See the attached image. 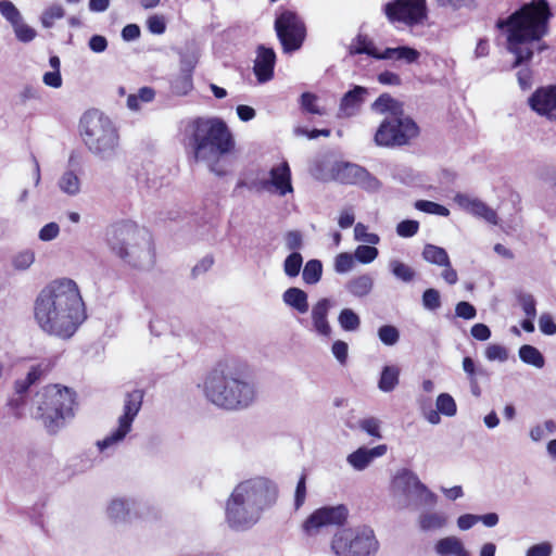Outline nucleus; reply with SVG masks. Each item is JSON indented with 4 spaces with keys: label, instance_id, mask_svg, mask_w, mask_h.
<instances>
[{
    "label": "nucleus",
    "instance_id": "f03ea898",
    "mask_svg": "<svg viewBox=\"0 0 556 556\" xmlns=\"http://www.w3.org/2000/svg\"><path fill=\"white\" fill-rule=\"evenodd\" d=\"M553 12L547 0L523 3L506 20H498L497 27L507 29L508 51L516 59L513 67L520 66L533 56V42H540L549 31Z\"/></svg>",
    "mask_w": 556,
    "mask_h": 556
},
{
    "label": "nucleus",
    "instance_id": "7ed1b4c3",
    "mask_svg": "<svg viewBox=\"0 0 556 556\" xmlns=\"http://www.w3.org/2000/svg\"><path fill=\"white\" fill-rule=\"evenodd\" d=\"M186 139L195 162L204 163L218 177L228 174L235 139L222 118H194L186 128Z\"/></svg>",
    "mask_w": 556,
    "mask_h": 556
},
{
    "label": "nucleus",
    "instance_id": "680f3d73",
    "mask_svg": "<svg viewBox=\"0 0 556 556\" xmlns=\"http://www.w3.org/2000/svg\"><path fill=\"white\" fill-rule=\"evenodd\" d=\"M316 100V96L311 92H303L301 94V105L303 110L312 114L324 115L325 112L317 106Z\"/></svg>",
    "mask_w": 556,
    "mask_h": 556
},
{
    "label": "nucleus",
    "instance_id": "dca6fc26",
    "mask_svg": "<svg viewBox=\"0 0 556 556\" xmlns=\"http://www.w3.org/2000/svg\"><path fill=\"white\" fill-rule=\"evenodd\" d=\"M349 516L346 506H324L312 513L303 523L307 535H315L320 528L327 526H342Z\"/></svg>",
    "mask_w": 556,
    "mask_h": 556
},
{
    "label": "nucleus",
    "instance_id": "338daca9",
    "mask_svg": "<svg viewBox=\"0 0 556 556\" xmlns=\"http://www.w3.org/2000/svg\"><path fill=\"white\" fill-rule=\"evenodd\" d=\"M359 428L374 438H381L380 425L376 418H365L359 420Z\"/></svg>",
    "mask_w": 556,
    "mask_h": 556
},
{
    "label": "nucleus",
    "instance_id": "a211bd4d",
    "mask_svg": "<svg viewBox=\"0 0 556 556\" xmlns=\"http://www.w3.org/2000/svg\"><path fill=\"white\" fill-rule=\"evenodd\" d=\"M139 506L140 503L135 497H114L106 507V514L113 522L126 523L138 517Z\"/></svg>",
    "mask_w": 556,
    "mask_h": 556
},
{
    "label": "nucleus",
    "instance_id": "c756f323",
    "mask_svg": "<svg viewBox=\"0 0 556 556\" xmlns=\"http://www.w3.org/2000/svg\"><path fill=\"white\" fill-rule=\"evenodd\" d=\"M362 166L353 163H341L336 168V179L346 185H357L363 173Z\"/></svg>",
    "mask_w": 556,
    "mask_h": 556
},
{
    "label": "nucleus",
    "instance_id": "a878e982",
    "mask_svg": "<svg viewBox=\"0 0 556 556\" xmlns=\"http://www.w3.org/2000/svg\"><path fill=\"white\" fill-rule=\"evenodd\" d=\"M344 288L354 298H366L374 289V278L370 274L354 276L346 281Z\"/></svg>",
    "mask_w": 556,
    "mask_h": 556
},
{
    "label": "nucleus",
    "instance_id": "de8ad7c7",
    "mask_svg": "<svg viewBox=\"0 0 556 556\" xmlns=\"http://www.w3.org/2000/svg\"><path fill=\"white\" fill-rule=\"evenodd\" d=\"M378 338L384 345L393 346L400 340V331L393 325H383L378 329Z\"/></svg>",
    "mask_w": 556,
    "mask_h": 556
},
{
    "label": "nucleus",
    "instance_id": "58836bf2",
    "mask_svg": "<svg viewBox=\"0 0 556 556\" xmlns=\"http://www.w3.org/2000/svg\"><path fill=\"white\" fill-rule=\"evenodd\" d=\"M192 75L190 68L180 70V74L172 81V91L178 96H185L192 89Z\"/></svg>",
    "mask_w": 556,
    "mask_h": 556
},
{
    "label": "nucleus",
    "instance_id": "cd10ccee",
    "mask_svg": "<svg viewBox=\"0 0 556 556\" xmlns=\"http://www.w3.org/2000/svg\"><path fill=\"white\" fill-rule=\"evenodd\" d=\"M447 516L442 511H424L418 517V526L421 531H434L446 527Z\"/></svg>",
    "mask_w": 556,
    "mask_h": 556
},
{
    "label": "nucleus",
    "instance_id": "39448f33",
    "mask_svg": "<svg viewBox=\"0 0 556 556\" xmlns=\"http://www.w3.org/2000/svg\"><path fill=\"white\" fill-rule=\"evenodd\" d=\"M203 392L212 404L226 409L245 408L256 395L252 382L242 379L222 363L205 377Z\"/></svg>",
    "mask_w": 556,
    "mask_h": 556
},
{
    "label": "nucleus",
    "instance_id": "b1692460",
    "mask_svg": "<svg viewBox=\"0 0 556 556\" xmlns=\"http://www.w3.org/2000/svg\"><path fill=\"white\" fill-rule=\"evenodd\" d=\"M368 89L363 86H354L346 91L340 101L339 116L351 117L354 116L365 100Z\"/></svg>",
    "mask_w": 556,
    "mask_h": 556
},
{
    "label": "nucleus",
    "instance_id": "2f4dec72",
    "mask_svg": "<svg viewBox=\"0 0 556 556\" xmlns=\"http://www.w3.org/2000/svg\"><path fill=\"white\" fill-rule=\"evenodd\" d=\"M421 256L426 262L440 267L448 265L450 261V256L444 248L431 243H427L424 247Z\"/></svg>",
    "mask_w": 556,
    "mask_h": 556
},
{
    "label": "nucleus",
    "instance_id": "3c124183",
    "mask_svg": "<svg viewBox=\"0 0 556 556\" xmlns=\"http://www.w3.org/2000/svg\"><path fill=\"white\" fill-rule=\"evenodd\" d=\"M422 305L428 311H437L441 307L440 292L434 288L426 289L421 296Z\"/></svg>",
    "mask_w": 556,
    "mask_h": 556
},
{
    "label": "nucleus",
    "instance_id": "49530a36",
    "mask_svg": "<svg viewBox=\"0 0 556 556\" xmlns=\"http://www.w3.org/2000/svg\"><path fill=\"white\" fill-rule=\"evenodd\" d=\"M0 14L12 25V27L23 20L18 9L10 0L0 1Z\"/></svg>",
    "mask_w": 556,
    "mask_h": 556
},
{
    "label": "nucleus",
    "instance_id": "4c0bfd02",
    "mask_svg": "<svg viewBox=\"0 0 556 556\" xmlns=\"http://www.w3.org/2000/svg\"><path fill=\"white\" fill-rule=\"evenodd\" d=\"M323 275V263L313 258L306 262L302 271V279L306 285H316Z\"/></svg>",
    "mask_w": 556,
    "mask_h": 556
},
{
    "label": "nucleus",
    "instance_id": "4be33fe9",
    "mask_svg": "<svg viewBox=\"0 0 556 556\" xmlns=\"http://www.w3.org/2000/svg\"><path fill=\"white\" fill-rule=\"evenodd\" d=\"M79 162L76 153L73 151L70 154L67 168L61 175L58 181L60 190L71 197L77 195L80 192L81 181L77 173Z\"/></svg>",
    "mask_w": 556,
    "mask_h": 556
},
{
    "label": "nucleus",
    "instance_id": "412c9836",
    "mask_svg": "<svg viewBox=\"0 0 556 556\" xmlns=\"http://www.w3.org/2000/svg\"><path fill=\"white\" fill-rule=\"evenodd\" d=\"M454 201L460 208L465 210L466 212L477 217L483 218L490 224H497L496 212L481 200L465 193H457L454 198Z\"/></svg>",
    "mask_w": 556,
    "mask_h": 556
},
{
    "label": "nucleus",
    "instance_id": "1a4fd4ad",
    "mask_svg": "<svg viewBox=\"0 0 556 556\" xmlns=\"http://www.w3.org/2000/svg\"><path fill=\"white\" fill-rule=\"evenodd\" d=\"M379 547V541L369 526L341 529L331 542L336 556H375Z\"/></svg>",
    "mask_w": 556,
    "mask_h": 556
},
{
    "label": "nucleus",
    "instance_id": "393cba45",
    "mask_svg": "<svg viewBox=\"0 0 556 556\" xmlns=\"http://www.w3.org/2000/svg\"><path fill=\"white\" fill-rule=\"evenodd\" d=\"M434 551L440 556H470L463 541L454 535L445 536L437 541Z\"/></svg>",
    "mask_w": 556,
    "mask_h": 556
},
{
    "label": "nucleus",
    "instance_id": "e433bc0d",
    "mask_svg": "<svg viewBox=\"0 0 556 556\" xmlns=\"http://www.w3.org/2000/svg\"><path fill=\"white\" fill-rule=\"evenodd\" d=\"M389 269L397 280L405 283L412 282L416 276L413 267L399 260H391L389 262Z\"/></svg>",
    "mask_w": 556,
    "mask_h": 556
},
{
    "label": "nucleus",
    "instance_id": "bb28decb",
    "mask_svg": "<svg viewBox=\"0 0 556 556\" xmlns=\"http://www.w3.org/2000/svg\"><path fill=\"white\" fill-rule=\"evenodd\" d=\"M282 301L287 306L293 308L300 314L308 312V295L304 290L298 287L288 288L282 293Z\"/></svg>",
    "mask_w": 556,
    "mask_h": 556
},
{
    "label": "nucleus",
    "instance_id": "473e14b6",
    "mask_svg": "<svg viewBox=\"0 0 556 556\" xmlns=\"http://www.w3.org/2000/svg\"><path fill=\"white\" fill-rule=\"evenodd\" d=\"M379 50L365 35H357L350 46V54H367L377 60Z\"/></svg>",
    "mask_w": 556,
    "mask_h": 556
},
{
    "label": "nucleus",
    "instance_id": "20e7f679",
    "mask_svg": "<svg viewBox=\"0 0 556 556\" xmlns=\"http://www.w3.org/2000/svg\"><path fill=\"white\" fill-rule=\"evenodd\" d=\"M276 484L264 477L247 479L238 483L225 505V520L235 531H247L255 526L263 513L277 500Z\"/></svg>",
    "mask_w": 556,
    "mask_h": 556
},
{
    "label": "nucleus",
    "instance_id": "aec40b11",
    "mask_svg": "<svg viewBox=\"0 0 556 556\" xmlns=\"http://www.w3.org/2000/svg\"><path fill=\"white\" fill-rule=\"evenodd\" d=\"M276 52L265 45L257 46L253 72L258 83L264 84L274 77Z\"/></svg>",
    "mask_w": 556,
    "mask_h": 556
},
{
    "label": "nucleus",
    "instance_id": "6e6552de",
    "mask_svg": "<svg viewBox=\"0 0 556 556\" xmlns=\"http://www.w3.org/2000/svg\"><path fill=\"white\" fill-rule=\"evenodd\" d=\"M74 393L66 387L51 384L38 391L33 400L34 417L42 420L49 431H55L66 418L74 415Z\"/></svg>",
    "mask_w": 556,
    "mask_h": 556
},
{
    "label": "nucleus",
    "instance_id": "ea45409f",
    "mask_svg": "<svg viewBox=\"0 0 556 556\" xmlns=\"http://www.w3.org/2000/svg\"><path fill=\"white\" fill-rule=\"evenodd\" d=\"M392 177L406 186H414L419 181V174L408 166H396L392 172Z\"/></svg>",
    "mask_w": 556,
    "mask_h": 556
},
{
    "label": "nucleus",
    "instance_id": "79ce46f5",
    "mask_svg": "<svg viewBox=\"0 0 556 556\" xmlns=\"http://www.w3.org/2000/svg\"><path fill=\"white\" fill-rule=\"evenodd\" d=\"M437 409L440 414L453 417L457 413V405L453 396L448 393H441L437 397Z\"/></svg>",
    "mask_w": 556,
    "mask_h": 556
},
{
    "label": "nucleus",
    "instance_id": "9b49d317",
    "mask_svg": "<svg viewBox=\"0 0 556 556\" xmlns=\"http://www.w3.org/2000/svg\"><path fill=\"white\" fill-rule=\"evenodd\" d=\"M144 391L135 389L127 392L124 399L123 414L117 419V427L105 438L97 441L99 452L114 451L132 429V424L143 403Z\"/></svg>",
    "mask_w": 556,
    "mask_h": 556
},
{
    "label": "nucleus",
    "instance_id": "c85d7f7f",
    "mask_svg": "<svg viewBox=\"0 0 556 556\" xmlns=\"http://www.w3.org/2000/svg\"><path fill=\"white\" fill-rule=\"evenodd\" d=\"M401 369L396 365H386L382 367L378 379V389L384 393L392 392L400 382Z\"/></svg>",
    "mask_w": 556,
    "mask_h": 556
},
{
    "label": "nucleus",
    "instance_id": "13d9d810",
    "mask_svg": "<svg viewBox=\"0 0 556 556\" xmlns=\"http://www.w3.org/2000/svg\"><path fill=\"white\" fill-rule=\"evenodd\" d=\"M357 186L362 187L367 191H377L381 187V182L377 177L371 175L365 167L363 168V173L361 174L359 181Z\"/></svg>",
    "mask_w": 556,
    "mask_h": 556
},
{
    "label": "nucleus",
    "instance_id": "423d86ee",
    "mask_svg": "<svg viewBox=\"0 0 556 556\" xmlns=\"http://www.w3.org/2000/svg\"><path fill=\"white\" fill-rule=\"evenodd\" d=\"M111 251L128 265L147 269L154 264V250L150 236L131 222H119L106 231Z\"/></svg>",
    "mask_w": 556,
    "mask_h": 556
},
{
    "label": "nucleus",
    "instance_id": "f257e3e1",
    "mask_svg": "<svg viewBox=\"0 0 556 556\" xmlns=\"http://www.w3.org/2000/svg\"><path fill=\"white\" fill-rule=\"evenodd\" d=\"M34 316L43 332L61 339L73 337L87 317L77 283L67 278L49 283L35 301Z\"/></svg>",
    "mask_w": 556,
    "mask_h": 556
},
{
    "label": "nucleus",
    "instance_id": "a18cd8bd",
    "mask_svg": "<svg viewBox=\"0 0 556 556\" xmlns=\"http://www.w3.org/2000/svg\"><path fill=\"white\" fill-rule=\"evenodd\" d=\"M379 255V251L372 244H361L354 251V257L361 264H370Z\"/></svg>",
    "mask_w": 556,
    "mask_h": 556
},
{
    "label": "nucleus",
    "instance_id": "8fccbe9b",
    "mask_svg": "<svg viewBox=\"0 0 556 556\" xmlns=\"http://www.w3.org/2000/svg\"><path fill=\"white\" fill-rule=\"evenodd\" d=\"M64 16V9L60 4H52L41 15V23L45 28H51L55 20Z\"/></svg>",
    "mask_w": 556,
    "mask_h": 556
},
{
    "label": "nucleus",
    "instance_id": "e2e57ef3",
    "mask_svg": "<svg viewBox=\"0 0 556 556\" xmlns=\"http://www.w3.org/2000/svg\"><path fill=\"white\" fill-rule=\"evenodd\" d=\"M455 316L470 320L477 316V309L471 303L467 301H460L455 306Z\"/></svg>",
    "mask_w": 556,
    "mask_h": 556
},
{
    "label": "nucleus",
    "instance_id": "37998d69",
    "mask_svg": "<svg viewBox=\"0 0 556 556\" xmlns=\"http://www.w3.org/2000/svg\"><path fill=\"white\" fill-rule=\"evenodd\" d=\"M303 265V256L300 252L290 253L283 261V271L290 277H296Z\"/></svg>",
    "mask_w": 556,
    "mask_h": 556
},
{
    "label": "nucleus",
    "instance_id": "09e8293b",
    "mask_svg": "<svg viewBox=\"0 0 556 556\" xmlns=\"http://www.w3.org/2000/svg\"><path fill=\"white\" fill-rule=\"evenodd\" d=\"M354 254L342 252L334 258V270L338 274H346L351 271L355 265Z\"/></svg>",
    "mask_w": 556,
    "mask_h": 556
},
{
    "label": "nucleus",
    "instance_id": "f3484780",
    "mask_svg": "<svg viewBox=\"0 0 556 556\" xmlns=\"http://www.w3.org/2000/svg\"><path fill=\"white\" fill-rule=\"evenodd\" d=\"M528 104L536 114L556 121V85L539 87L529 97Z\"/></svg>",
    "mask_w": 556,
    "mask_h": 556
},
{
    "label": "nucleus",
    "instance_id": "4d7b16f0",
    "mask_svg": "<svg viewBox=\"0 0 556 556\" xmlns=\"http://www.w3.org/2000/svg\"><path fill=\"white\" fill-rule=\"evenodd\" d=\"M16 38L22 42H30L37 35L36 30L20 21L16 25L13 26Z\"/></svg>",
    "mask_w": 556,
    "mask_h": 556
},
{
    "label": "nucleus",
    "instance_id": "f8f14e48",
    "mask_svg": "<svg viewBox=\"0 0 556 556\" xmlns=\"http://www.w3.org/2000/svg\"><path fill=\"white\" fill-rule=\"evenodd\" d=\"M419 134V127L408 116H390L379 125L374 136L378 147L393 148L407 144Z\"/></svg>",
    "mask_w": 556,
    "mask_h": 556
},
{
    "label": "nucleus",
    "instance_id": "0e129e2a",
    "mask_svg": "<svg viewBox=\"0 0 556 556\" xmlns=\"http://www.w3.org/2000/svg\"><path fill=\"white\" fill-rule=\"evenodd\" d=\"M331 353L341 365H345L349 356L348 343L342 340H336L331 345Z\"/></svg>",
    "mask_w": 556,
    "mask_h": 556
},
{
    "label": "nucleus",
    "instance_id": "bf43d9fd",
    "mask_svg": "<svg viewBox=\"0 0 556 556\" xmlns=\"http://www.w3.org/2000/svg\"><path fill=\"white\" fill-rule=\"evenodd\" d=\"M419 229V223L414 219H405L397 224L396 233L403 238H410L417 233Z\"/></svg>",
    "mask_w": 556,
    "mask_h": 556
},
{
    "label": "nucleus",
    "instance_id": "f704fd0d",
    "mask_svg": "<svg viewBox=\"0 0 556 556\" xmlns=\"http://www.w3.org/2000/svg\"><path fill=\"white\" fill-rule=\"evenodd\" d=\"M519 358L528 365L534 366L536 368H543L545 365V359L543 354L533 345L523 344L519 348L518 351Z\"/></svg>",
    "mask_w": 556,
    "mask_h": 556
},
{
    "label": "nucleus",
    "instance_id": "7c9ffc66",
    "mask_svg": "<svg viewBox=\"0 0 556 556\" xmlns=\"http://www.w3.org/2000/svg\"><path fill=\"white\" fill-rule=\"evenodd\" d=\"M43 368L41 365L31 366L24 379H18L14 383L16 394L27 397L29 389L36 384L43 376Z\"/></svg>",
    "mask_w": 556,
    "mask_h": 556
},
{
    "label": "nucleus",
    "instance_id": "774afa93",
    "mask_svg": "<svg viewBox=\"0 0 556 556\" xmlns=\"http://www.w3.org/2000/svg\"><path fill=\"white\" fill-rule=\"evenodd\" d=\"M553 553V546L549 542H542L530 546L526 556H551Z\"/></svg>",
    "mask_w": 556,
    "mask_h": 556
},
{
    "label": "nucleus",
    "instance_id": "a19ab883",
    "mask_svg": "<svg viewBox=\"0 0 556 556\" xmlns=\"http://www.w3.org/2000/svg\"><path fill=\"white\" fill-rule=\"evenodd\" d=\"M556 432V422L552 419L538 424L530 429L529 435L533 442H540L549 434Z\"/></svg>",
    "mask_w": 556,
    "mask_h": 556
},
{
    "label": "nucleus",
    "instance_id": "72a5a7b5",
    "mask_svg": "<svg viewBox=\"0 0 556 556\" xmlns=\"http://www.w3.org/2000/svg\"><path fill=\"white\" fill-rule=\"evenodd\" d=\"M338 324L345 332H356L361 328V317L352 308H342L338 315Z\"/></svg>",
    "mask_w": 556,
    "mask_h": 556
},
{
    "label": "nucleus",
    "instance_id": "69168bd1",
    "mask_svg": "<svg viewBox=\"0 0 556 556\" xmlns=\"http://www.w3.org/2000/svg\"><path fill=\"white\" fill-rule=\"evenodd\" d=\"M485 357L489 361L505 362L508 358V353L505 346L500 344H490L485 349Z\"/></svg>",
    "mask_w": 556,
    "mask_h": 556
},
{
    "label": "nucleus",
    "instance_id": "2eb2a0df",
    "mask_svg": "<svg viewBox=\"0 0 556 556\" xmlns=\"http://www.w3.org/2000/svg\"><path fill=\"white\" fill-rule=\"evenodd\" d=\"M237 187H245L249 190L256 189L266 191L274 189L277 194L285 197L287 193L293 192L290 166L287 161H282L270 168L268 179L253 181L251 184L240 180L237 184Z\"/></svg>",
    "mask_w": 556,
    "mask_h": 556
},
{
    "label": "nucleus",
    "instance_id": "864d4df0",
    "mask_svg": "<svg viewBox=\"0 0 556 556\" xmlns=\"http://www.w3.org/2000/svg\"><path fill=\"white\" fill-rule=\"evenodd\" d=\"M283 239L287 250L291 253L299 252L304 245L303 235L299 230L287 231Z\"/></svg>",
    "mask_w": 556,
    "mask_h": 556
},
{
    "label": "nucleus",
    "instance_id": "6e6d98bb",
    "mask_svg": "<svg viewBox=\"0 0 556 556\" xmlns=\"http://www.w3.org/2000/svg\"><path fill=\"white\" fill-rule=\"evenodd\" d=\"M35 261V253L31 250L18 252L13 258V266L17 270H25L30 267Z\"/></svg>",
    "mask_w": 556,
    "mask_h": 556
},
{
    "label": "nucleus",
    "instance_id": "603ef678",
    "mask_svg": "<svg viewBox=\"0 0 556 556\" xmlns=\"http://www.w3.org/2000/svg\"><path fill=\"white\" fill-rule=\"evenodd\" d=\"M354 237L356 241L366 242L368 244H378L380 237L377 233L368 232L367 226L362 223H357L354 227Z\"/></svg>",
    "mask_w": 556,
    "mask_h": 556
},
{
    "label": "nucleus",
    "instance_id": "ddd939ff",
    "mask_svg": "<svg viewBox=\"0 0 556 556\" xmlns=\"http://www.w3.org/2000/svg\"><path fill=\"white\" fill-rule=\"evenodd\" d=\"M275 30L286 53L299 50L306 37L303 20L293 10H282L275 20Z\"/></svg>",
    "mask_w": 556,
    "mask_h": 556
},
{
    "label": "nucleus",
    "instance_id": "c03bdc74",
    "mask_svg": "<svg viewBox=\"0 0 556 556\" xmlns=\"http://www.w3.org/2000/svg\"><path fill=\"white\" fill-rule=\"evenodd\" d=\"M415 208L420 212H424V213L439 215V216H443V217H446L450 215V211L447 207H445L444 205L439 204L437 202L429 201V200L416 201Z\"/></svg>",
    "mask_w": 556,
    "mask_h": 556
},
{
    "label": "nucleus",
    "instance_id": "5fc2aeb1",
    "mask_svg": "<svg viewBox=\"0 0 556 556\" xmlns=\"http://www.w3.org/2000/svg\"><path fill=\"white\" fill-rule=\"evenodd\" d=\"M517 300L526 316L536 317V302L532 294L519 293Z\"/></svg>",
    "mask_w": 556,
    "mask_h": 556
},
{
    "label": "nucleus",
    "instance_id": "0eeeda50",
    "mask_svg": "<svg viewBox=\"0 0 556 556\" xmlns=\"http://www.w3.org/2000/svg\"><path fill=\"white\" fill-rule=\"evenodd\" d=\"M80 135L88 150L102 161H111L119 152V135L115 124L103 113L86 112L79 123Z\"/></svg>",
    "mask_w": 556,
    "mask_h": 556
},
{
    "label": "nucleus",
    "instance_id": "4468645a",
    "mask_svg": "<svg viewBox=\"0 0 556 556\" xmlns=\"http://www.w3.org/2000/svg\"><path fill=\"white\" fill-rule=\"evenodd\" d=\"M383 12L390 23L413 27L427 20V0H392L383 5Z\"/></svg>",
    "mask_w": 556,
    "mask_h": 556
},
{
    "label": "nucleus",
    "instance_id": "9d476101",
    "mask_svg": "<svg viewBox=\"0 0 556 556\" xmlns=\"http://www.w3.org/2000/svg\"><path fill=\"white\" fill-rule=\"evenodd\" d=\"M392 488L395 496L402 500L404 507L432 506L438 501L437 494L408 468H402L395 473Z\"/></svg>",
    "mask_w": 556,
    "mask_h": 556
},
{
    "label": "nucleus",
    "instance_id": "052dcab7",
    "mask_svg": "<svg viewBox=\"0 0 556 556\" xmlns=\"http://www.w3.org/2000/svg\"><path fill=\"white\" fill-rule=\"evenodd\" d=\"M26 399L27 397L16 394L15 392L14 395L8 400L7 406L11 414L17 419L23 417V408L26 404Z\"/></svg>",
    "mask_w": 556,
    "mask_h": 556
},
{
    "label": "nucleus",
    "instance_id": "6ab92c4d",
    "mask_svg": "<svg viewBox=\"0 0 556 556\" xmlns=\"http://www.w3.org/2000/svg\"><path fill=\"white\" fill-rule=\"evenodd\" d=\"M333 302L329 298H320L311 308V328L318 337L330 338L332 328L329 323V313Z\"/></svg>",
    "mask_w": 556,
    "mask_h": 556
},
{
    "label": "nucleus",
    "instance_id": "c9c22d12",
    "mask_svg": "<svg viewBox=\"0 0 556 556\" xmlns=\"http://www.w3.org/2000/svg\"><path fill=\"white\" fill-rule=\"evenodd\" d=\"M371 110L379 114L390 112L392 116H397L400 110L399 102L389 93L380 94L371 104Z\"/></svg>",
    "mask_w": 556,
    "mask_h": 556
},
{
    "label": "nucleus",
    "instance_id": "5701e85b",
    "mask_svg": "<svg viewBox=\"0 0 556 556\" xmlns=\"http://www.w3.org/2000/svg\"><path fill=\"white\" fill-rule=\"evenodd\" d=\"M388 451L386 444L374 447L361 446L348 455L346 462L357 471L366 469L376 458L383 456Z\"/></svg>",
    "mask_w": 556,
    "mask_h": 556
}]
</instances>
